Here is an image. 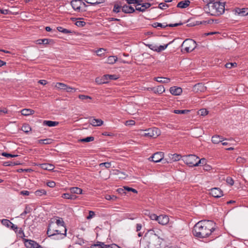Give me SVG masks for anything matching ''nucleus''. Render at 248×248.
<instances>
[{
  "label": "nucleus",
  "instance_id": "nucleus-1",
  "mask_svg": "<svg viewBox=\"0 0 248 248\" xmlns=\"http://www.w3.org/2000/svg\"><path fill=\"white\" fill-rule=\"evenodd\" d=\"M215 223L213 221L201 220L194 225L192 233L197 238H206L211 235L215 230Z\"/></svg>",
  "mask_w": 248,
  "mask_h": 248
},
{
  "label": "nucleus",
  "instance_id": "nucleus-2",
  "mask_svg": "<svg viewBox=\"0 0 248 248\" xmlns=\"http://www.w3.org/2000/svg\"><path fill=\"white\" fill-rule=\"evenodd\" d=\"M203 9L206 13L211 16H220L224 12L225 3L211 1L203 7Z\"/></svg>",
  "mask_w": 248,
  "mask_h": 248
},
{
  "label": "nucleus",
  "instance_id": "nucleus-3",
  "mask_svg": "<svg viewBox=\"0 0 248 248\" xmlns=\"http://www.w3.org/2000/svg\"><path fill=\"white\" fill-rule=\"evenodd\" d=\"M55 219H50L47 227L46 234L49 237L56 236L58 234L63 235V233H61V231L57 229L55 224Z\"/></svg>",
  "mask_w": 248,
  "mask_h": 248
},
{
  "label": "nucleus",
  "instance_id": "nucleus-4",
  "mask_svg": "<svg viewBox=\"0 0 248 248\" xmlns=\"http://www.w3.org/2000/svg\"><path fill=\"white\" fill-rule=\"evenodd\" d=\"M182 49L188 53L192 51L196 47V42L191 39H186L181 45Z\"/></svg>",
  "mask_w": 248,
  "mask_h": 248
},
{
  "label": "nucleus",
  "instance_id": "nucleus-5",
  "mask_svg": "<svg viewBox=\"0 0 248 248\" xmlns=\"http://www.w3.org/2000/svg\"><path fill=\"white\" fill-rule=\"evenodd\" d=\"M199 157L194 155H189L183 157V160L185 163L189 167L197 166Z\"/></svg>",
  "mask_w": 248,
  "mask_h": 248
},
{
  "label": "nucleus",
  "instance_id": "nucleus-6",
  "mask_svg": "<svg viewBox=\"0 0 248 248\" xmlns=\"http://www.w3.org/2000/svg\"><path fill=\"white\" fill-rule=\"evenodd\" d=\"M143 133L141 134L144 137L155 138L159 135L160 132L158 128L154 127L149 128L144 131L141 130Z\"/></svg>",
  "mask_w": 248,
  "mask_h": 248
},
{
  "label": "nucleus",
  "instance_id": "nucleus-7",
  "mask_svg": "<svg viewBox=\"0 0 248 248\" xmlns=\"http://www.w3.org/2000/svg\"><path fill=\"white\" fill-rule=\"evenodd\" d=\"M163 158L164 153L161 152H158L153 155L152 156L149 158V160L154 162L157 163L161 161H163Z\"/></svg>",
  "mask_w": 248,
  "mask_h": 248
},
{
  "label": "nucleus",
  "instance_id": "nucleus-8",
  "mask_svg": "<svg viewBox=\"0 0 248 248\" xmlns=\"http://www.w3.org/2000/svg\"><path fill=\"white\" fill-rule=\"evenodd\" d=\"M23 242L26 248H36L39 244L34 240L26 238H23Z\"/></svg>",
  "mask_w": 248,
  "mask_h": 248
},
{
  "label": "nucleus",
  "instance_id": "nucleus-9",
  "mask_svg": "<svg viewBox=\"0 0 248 248\" xmlns=\"http://www.w3.org/2000/svg\"><path fill=\"white\" fill-rule=\"evenodd\" d=\"M55 219V224L56 223L58 226H62L64 228V233H63V235L64 237L66 236V232L67 229L66 228V226L65 225L64 222L62 218L59 217H56L55 218H51V219Z\"/></svg>",
  "mask_w": 248,
  "mask_h": 248
},
{
  "label": "nucleus",
  "instance_id": "nucleus-10",
  "mask_svg": "<svg viewBox=\"0 0 248 248\" xmlns=\"http://www.w3.org/2000/svg\"><path fill=\"white\" fill-rule=\"evenodd\" d=\"M210 194L213 197L216 198H220L223 195V191L218 187H214L211 188L210 190Z\"/></svg>",
  "mask_w": 248,
  "mask_h": 248
},
{
  "label": "nucleus",
  "instance_id": "nucleus-11",
  "mask_svg": "<svg viewBox=\"0 0 248 248\" xmlns=\"http://www.w3.org/2000/svg\"><path fill=\"white\" fill-rule=\"evenodd\" d=\"M80 0H72L70 4L74 10L80 12L82 7L80 6Z\"/></svg>",
  "mask_w": 248,
  "mask_h": 248
},
{
  "label": "nucleus",
  "instance_id": "nucleus-12",
  "mask_svg": "<svg viewBox=\"0 0 248 248\" xmlns=\"http://www.w3.org/2000/svg\"><path fill=\"white\" fill-rule=\"evenodd\" d=\"M160 244L158 238L152 239L149 242L148 248H159Z\"/></svg>",
  "mask_w": 248,
  "mask_h": 248
},
{
  "label": "nucleus",
  "instance_id": "nucleus-13",
  "mask_svg": "<svg viewBox=\"0 0 248 248\" xmlns=\"http://www.w3.org/2000/svg\"><path fill=\"white\" fill-rule=\"evenodd\" d=\"M148 91H152L155 93L161 94L163 93L165 90L163 85H159L157 87L148 88Z\"/></svg>",
  "mask_w": 248,
  "mask_h": 248
},
{
  "label": "nucleus",
  "instance_id": "nucleus-14",
  "mask_svg": "<svg viewBox=\"0 0 248 248\" xmlns=\"http://www.w3.org/2000/svg\"><path fill=\"white\" fill-rule=\"evenodd\" d=\"M206 87L202 83H199L195 84L193 90L195 92H203L206 90Z\"/></svg>",
  "mask_w": 248,
  "mask_h": 248
},
{
  "label": "nucleus",
  "instance_id": "nucleus-15",
  "mask_svg": "<svg viewBox=\"0 0 248 248\" xmlns=\"http://www.w3.org/2000/svg\"><path fill=\"white\" fill-rule=\"evenodd\" d=\"M168 157L169 160L167 161L168 162L177 161L182 158L181 155L177 154H169Z\"/></svg>",
  "mask_w": 248,
  "mask_h": 248
},
{
  "label": "nucleus",
  "instance_id": "nucleus-16",
  "mask_svg": "<svg viewBox=\"0 0 248 248\" xmlns=\"http://www.w3.org/2000/svg\"><path fill=\"white\" fill-rule=\"evenodd\" d=\"M157 221L159 224L162 225H165L167 224L169 222V218L168 216L166 215H161L158 216Z\"/></svg>",
  "mask_w": 248,
  "mask_h": 248
},
{
  "label": "nucleus",
  "instance_id": "nucleus-17",
  "mask_svg": "<svg viewBox=\"0 0 248 248\" xmlns=\"http://www.w3.org/2000/svg\"><path fill=\"white\" fill-rule=\"evenodd\" d=\"M234 12L235 15L241 16H244L248 15V9L237 8L234 10Z\"/></svg>",
  "mask_w": 248,
  "mask_h": 248
},
{
  "label": "nucleus",
  "instance_id": "nucleus-18",
  "mask_svg": "<svg viewBox=\"0 0 248 248\" xmlns=\"http://www.w3.org/2000/svg\"><path fill=\"white\" fill-rule=\"evenodd\" d=\"M170 92L172 95H179L182 93V89L180 87L173 86L170 88Z\"/></svg>",
  "mask_w": 248,
  "mask_h": 248
},
{
  "label": "nucleus",
  "instance_id": "nucleus-19",
  "mask_svg": "<svg viewBox=\"0 0 248 248\" xmlns=\"http://www.w3.org/2000/svg\"><path fill=\"white\" fill-rule=\"evenodd\" d=\"M140 5L141 7H136V10L140 12H144L145 10L151 6V4L149 3H142L141 2V4H138L137 6Z\"/></svg>",
  "mask_w": 248,
  "mask_h": 248
},
{
  "label": "nucleus",
  "instance_id": "nucleus-20",
  "mask_svg": "<svg viewBox=\"0 0 248 248\" xmlns=\"http://www.w3.org/2000/svg\"><path fill=\"white\" fill-rule=\"evenodd\" d=\"M108 74H106L103 76L102 78H97L95 79V81L99 84L108 83Z\"/></svg>",
  "mask_w": 248,
  "mask_h": 248
},
{
  "label": "nucleus",
  "instance_id": "nucleus-21",
  "mask_svg": "<svg viewBox=\"0 0 248 248\" xmlns=\"http://www.w3.org/2000/svg\"><path fill=\"white\" fill-rule=\"evenodd\" d=\"M90 123L93 126H101L103 124V121L101 119H96L94 118H90Z\"/></svg>",
  "mask_w": 248,
  "mask_h": 248
},
{
  "label": "nucleus",
  "instance_id": "nucleus-22",
  "mask_svg": "<svg viewBox=\"0 0 248 248\" xmlns=\"http://www.w3.org/2000/svg\"><path fill=\"white\" fill-rule=\"evenodd\" d=\"M135 11V9L131 6L124 5L122 6V11L124 13H132Z\"/></svg>",
  "mask_w": 248,
  "mask_h": 248
},
{
  "label": "nucleus",
  "instance_id": "nucleus-23",
  "mask_svg": "<svg viewBox=\"0 0 248 248\" xmlns=\"http://www.w3.org/2000/svg\"><path fill=\"white\" fill-rule=\"evenodd\" d=\"M40 166L43 170L49 171L53 170L55 168L53 165L46 163L40 164Z\"/></svg>",
  "mask_w": 248,
  "mask_h": 248
},
{
  "label": "nucleus",
  "instance_id": "nucleus-24",
  "mask_svg": "<svg viewBox=\"0 0 248 248\" xmlns=\"http://www.w3.org/2000/svg\"><path fill=\"white\" fill-rule=\"evenodd\" d=\"M43 124L49 127H54L59 124V122L56 121L44 120L43 122Z\"/></svg>",
  "mask_w": 248,
  "mask_h": 248
},
{
  "label": "nucleus",
  "instance_id": "nucleus-25",
  "mask_svg": "<svg viewBox=\"0 0 248 248\" xmlns=\"http://www.w3.org/2000/svg\"><path fill=\"white\" fill-rule=\"evenodd\" d=\"M224 140V138L219 135H215L212 137V141L214 144H218Z\"/></svg>",
  "mask_w": 248,
  "mask_h": 248
},
{
  "label": "nucleus",
  "instance_id": "nucleus-26",
  "mask_svg": "<svg viewBox=\"0 0 248 248\" xmlns=\"http://www.w3.org/2000/svg\"><path fill=\"white\" fill-rule=\"evenodd\" d=\"M190 1L188 0L181 1L177 4V7L180 8H186L190 4Z\"/></svg>",
  "mask_w": 248,
  "mask_h": 248
},
{
  "label": "nucleus",
  "instance_id": "nucleus-27",
  "mask_svg": "<svg viewBox=\"0 0 248 248\" xmlns=\"http://www.w3.org/2000/svg\"><path fill=\"white\" fill-rule=\"evenodd\" d=\"M154 79L159 83H167L170 81V79L168 78L155 77Z\"/></svg>",
  "mask_w": 248,
  "mask_h": 248
},
{
  "label": "nucleus",
  "instance_id": "nucleus-28",
  "mask_svg": "<svg viewBox=\"0 0 248 248\" xmlns=\"http://www.w3.org/2000/svg\"><path fill=\"white\" fill-rule=\"evenodd\" d=\"M62 197L65 199L75 200L77 196L71 193H66L62 194Z\"/></svg>",
  "mask_w": 248,
  "mask_h": 248
},
{
  "label": "nucleus",
  "instance_id": "nucleus-29",
  "mask_svg": "<svg viewBox=\"0 0 248 248\" xmlns=\"http://www.w3.org/2000/svg\"><path fill=\"white\" fill-rule=\"evenodd\" d=\"M21 114L24 116H29L33 114L34 110L31 109L24 108L21 110Z\"/></svg>",
  "mask_w": 248,
  "mask_h": 248
},
{
  "label": "nucleus",
  "instance_id": "nucleus-30",
  "mask_svg": "<svg viewBox=\"0 0 248 248\" xmlns=\"http://www.w3.org/2000/svg\"><path fill=\"white\" fill-rule=\"evenodd\" d=\"M70 191L71 193L73 194H82V189L78 187H73L70 188Z\"/></svg>",
  "mask_w": 248,
  "mask_h": 248
},
{
  "label": "nucleus",
  "instance_id": "nucleus-31",
  "mask_svg": "<svg viewBox=\"0 0 248 248\" xmlns=\"http://www.w3.org/2000/svg\"><path fill=\"white\" fill-rule=\"evenodd\" d=\"M104 0H86V2L94 6L98 4L103 3Z\"/></svg>",
  "mask_w": 248,
  "mask_h": 248
},
{
  "label": "nucleus",
  "instance_id": "nucleus-32",
  "mask_svg": "<svg viewBox=\"0 0 248 248\" xmlns=\"http://www.w3.org/2000/svg\"><path fill=\"white\" fill-rule=\"evenodd\" d=\"M91 248H108V245H105L103 243L93 244L91 246Z\"/></svg>",
  "mask_w": 248,
  "mask_h": 248
},
{
  "label": "nucleus",
  "instance_id": "nucleus-33",
  "mask_svg": "<svg viewBox=\"0 0 248 248\" xmlns=\"http://www.w3.org/2000/svg\"><path fill=\"white\" fill-rule=\"evenodd\" d=\"M21 164L19 161H5L3 163L4 166H14Z\"/></svg>",
  "mask_w": 248,
  "mask_h": 248
},
{
  "label": "nucleus",
  "instance_id": "nucleus-34",
  "mask_svg": "<svg viewBox=\"0 0 248 248\" xmlns=\"http://www.w3.org/2000/svg\"><path fill=\"white\" fill-rule=\"evenodd\" d=\"M21 130L26 133H28L31 130V127L28 124H24L21 127Z\"/></svg>",
  "mask_w": 248,
  "mask_h": 248
},
{
  "label": "nucleus",
  "instance_id": "nucleus-35",
  "mask_svg": "<svg viewBox=\"0 0 248 248\" xmlns=\"http://www.w3.org/2000/svg\"><path fill=\"white\" fill-rule=\"evenodd\" d=\"M34 194L37 196H41L46 195V191L44 189H40L36 190Z\"/></svg>",
  "mask_w": 248,
  "mask_h": 248
},
{
  "label": "nucleus",
  "instance_id": "nucleus-36",
  "mask_svg": "<svg viewBox=\"0 0 248 248\" xmlns=\"http://www.w3.org/2000/svg\"><path fill=\"white\" fill-rule=\"evenodd\" d=\"M52 140L51 139H41L38 140V143L44 144H49L52 143Z\"/></svg>",
  "mask_w": 248,
  "mask_h": 248
},
{
  "label": "nucleus",
  "instance_id": "nucleus-37",
  "mask_svg": "<svg viewBox=\"0 0 248 248\" xmlns=\"http://www.w3.org/2000/svg\"><path fill=\"white\" fill-rule=\"evenodd\" d=\"M55 87L60 90L65 91V89L67 88V85L63 83L57 82L55 85Z\"/></svg>",
  "mask_w": 248,
  "mask_h": 248
},
{
  "label": "nucleus",
  "instance_id": "nucleus-38",
  "mask_svg": "<svg viewBox=\"0 0 248 248\" xmlns=\"http://www.w3.org/2000/svg\"><path fill=\"white\" fill-rule=\"evenodd\" d=\"M94 138L93 136L87 137L85 138L81 139L79 140V141L81 142H88L93 141Z\"/></svg>",
  "mask_w": 248,
  "mask_h": 248
},
{
  "label": "nucleus",
  "instance_id": "nucleus-39",
  "mask_svg": "<svg viewBox=\"0 0 248 248\" xmlns=\"http://www.w3.org/2000/svg\"><path fill=\"white\" fill-rule=\"evenodd\" d=\"M54 43V41L53 39H42V44L43 45H48L51 44L53 45Z\"/></svg>",
  "mask_w": 248,
  "mask_h": 248
},
{
  "label": "nucleus",
  "instance_id": "nucleus-40",
  "mask_svg": "<svg viewBox=\"0 0 248 248\" xmlns=\"http://www.w3.org/2000/svg\"><path fill=\"white\" fill-rule=\"evenodd\" d=\"M152 26L154 28H157L159 27L162 28H165L166 27H168V24H166V23L162 24L158 22H155L152 24Z\"/></svg>",
  "mask_w": 248,
  "mask_h": 248
},
{
  "label": "nucleus",
  "instance_id": "nucleus-41",
  "mask_svg": "<svg viewBox=\"0 0 248 248\" xmlns=\"http://www.w3.org/2000/svg\"><path fill=\"white\" fill-rule=\"evenodd\" d=\"M126 2L129 4H137V5L138 4H141V2L143 1L142 0H125Z\"/></svg>",
  "mask_w": 248,
  "mask_h": 248
},
{
  "label": "nucleus",
  "instance_id": "nucleus-42",
  "mask_svg": "<svg viewBox=\"0 0 248 248\" xmlns=\"http://www.w3.org/2000/svg\"><path fill=\"white\" fill-rule=\"evenodd\" d=\"M1 222L3 225L7 227V228H10L11 224H12V222H11L9 220L7 219H2Z\"/></svg>",
  "mask_w": 248,
  "mask_h": 248
},
{
  "label": "nucleus",
  "instance_id": "nucleus-43",
  "mask_svg": "<svg viewBox=\"0 0 248 248\" xmlns=\"http://www.w3.org/2000/svg\"><path fill=\"white\" fill-rule=\"evenodd\" d=\"M121 9L122 10V6H120L117 3H116L114 5L113 12L118 13L120 12Z\"/></svg>",
  "mask_w": 248,
  "mask_h": 248
},
{
  "label": "nucleus",
  "instance_id": "nucleus-44",
  "mask_svg": "<svg viewBox=\"0 0 248 248\" xmlns=\"http://www.w3.org/2000/svg\"><path fill=\"white\" fill-rule=\"evenodd\" d=\"M117 61L118 58L116 56H109V64H113Z\"/></svg>",
  "mask_w": 248,
  "mask_h": 248
},
{
  "label": "nucleus",
  "instance_id": "nucleus-45",
  "mask_svg": "<svg viewBox=\"0 0 248 248\" xmlns=\"http://www.w3.org/2000/svg\"><path fill=\"white\" fill-rule=\"evenodd\" d=\"M190 111L188 109H184V110H174L173 112L175 114H186L188 113Z\"/></svg>",
  "mask_w": 248,
  "mask_h": 248
},
{
  "label": "nucleus",
  "instance_id": "nucleus-46",
  "mask_svg": "<svg viewBox=\"0 0 248 248\" xmlns=\"http://www.w3.org/2000/svg\"><path fill=\"white\" fill-rule=\"evenodd\" d=\"M170 43L171 42H170L169 44H167L166 45H160L159 46H157V52H161V51L165 50L167 47L168 45L170 44Z\"/></svg>",
  "mask_w": 248,
  "mask_h": 248
},
{
  "label": "nucleus",
  "instance_id": "nucleus-47",
  "mask_svg": "<svg viewBox=\"0 0 248 248\" xmlns=\"http://www.w3.org/2000/svg\"><path fill=\"white\" fill-rule=\"evenodd\" d=\"M1 155L3 156H5V157H8V158H9V157H17L18 156V155H12V154H9V153H6V152H3L2 154H1Z\"/></svg>",
  "mask_w": 248,
  "mask_h": 248
},
{
  "label": "nucleus",
  "instance_id": "nucleus-48",
  "mask_svg": "<svg viewBox=\"0 0 248 248\" xmlns=\"http://www.w3.org/2000/svg\"><path fill=\"white\" fill-rule=\"evenodd\" d=\"M208 112L206 109L202 108L198 111V114L201 116H205L208 114Z\"/></svg>",
  "mask_w": 248,
  "mask_h": 248
},
{
  "label": "nucleus",
  "instance_id": "nucleus-49",
  "mask_svg": "<svg viewBox=\"0 0 248 248\" xmlns=\"http://www.w3.org/2000/svg\"><path fill=\"white\" fill-rule=\"evenodd\" d=\"M116 191L121 195L126 194V189L124 188V186L122 188H119L116 190Z\"/></svg>",
  "mask_w": 248,
  "mask_h": 248
},
{
  "label": "nucleus",
  "instance_id": "nucleus-50",
  "mask_svg": "<svg viewBox=\"0 0 248 248\" xmlns=\"http://www.w3.org/2000/svg\"><path fill=\"white\" fill-rule=\"evenodd\" d=\"M236 65H237V63L236 62H233V63L232 62H229V63H227L225 64V67L227 68L231 69L232 67L236 66Z\"/></svg>",
  "mask_w": 248,
  "mask_h": 248
},
{
  "label": "nucleus",
  "instance_id": "nucleus-51",
  "mask_svg": "<svg viewBox=\"0 0 248 248\" xmlns=\"http://www.w3.org/2000/svg\"><path fill=\"white\" fill-rule=\"evenodd\" d=\"M197 166L199 165H205L206 163V160L205 158H202L201 159H198L197 161Z\"/></svg>",
  "mask_w": 248,
  "mask_h": 248
},
{
  "label": "nucleus",
  "instance_id": "nucleus-52",
  "mask_svg": "<svg viewBox=\"0 0 248 248\" xmlns=\"http://www.w3.org/2000/svg\"><path fill=\"white\" fill-rule=\"evenodd\" d=\"M147 46L151 50L157 52V46H156V45L152 44H148V45H147Z\"/></svg>",
  "mask_w": 248,
  "mask_h": 248
},
{
  "label": "nucleus",
  "instance_id": "nucleus-53",
  "mask_svg": "<svg viewBox=\"0 0 248 248\" xmlns=\"http://www.w3.org/2000/svg\"><path fill=\"white\" fill-rule=\"evenodd\" d=\"M78 89H76V88H72L70 86H68L67 85V88H66L65 89V90L67 92H68V93H75V92H76V91Z\"/></svg>",
  "mask_w": 248,
  "mask_h": 248
},
{
  "label": "nucleus",
  "instance_id": "nucleus-54",
  "mask_svg": "<svg viewBox=\"0 0 248 248\" xmlns=\"http://www.w3.org/2000/svg\"><path fill=\"white\" fill-rule=\"evenodd\" d=\"M86 24V23L83 21H77L75 23V25L79 27H84Z\"/></svg>",
  "mask_w": 248,
  "mask_h": 248
},
{
  "label": "nucleus",
  "instance_id": "nucleus-55",
  "mask_svg": "<svg viewBox=\"0 0 248 248\" xmlns=\"http://www.w3.org/2000/svg\"><path fill=\"white\" fill-rule=\"evenodd\" d=\"M135 124V121L133 120H128L125 121V125L126 126H132Z\"/></svg>",
  "mask_w": 248,
  "mask_h": 248
},
{
  "label": "nucleus",
  "instance_id": "nucleus-56",
  "mask_svg": "<svg viewBox=\"0 0 248 248\" xmlns=\"http://www.w3.org/2000/svg\"><path fill=\"white\" fill-rule=\"evenodd\" d=\"M124 188L126 189V191H132L134 193H137L138 191L136 189L132 187H128L127 186H124Z\"/></svg>",
  "mask_w": 248,
  "mask_h": 248
},
{
  "label": "nucleus",
  "instance_id": "nucleus-57",
  "mask_svg": "<svg viewBox=\"0 0 248 248\" xmlns=\"http://www.w3.org/2000/svg\"><path fill=\"white\" fill-rule=\"evenodd\" d=\"M32 209L31 208L28 204H26L25 206V208L24 209V212L25 213H26V214L30 213L31 212Z\"/></svg>",
  "mask_w": 248,
  "mask_h": 248
},
{
  "label": "nucleus",
  "instance_id": "nucleus-58",
  "mask_svg": "<svg viewBox=\"0 0 248 248\" xmlns=\"http://www.w3.org/2000/svg\"><path fill=\"white\" fill-rule=\"evenodd\" d=\"M80 6L82 7V8L81 9L80 11H86V9L85 8L87 7H88V5L85 3V2H84L83 0H81L80 2Z\"/></svg>",
  "mask_w": 248,
  "mask_h": 248
},
{
  "label": "nucleus",
  "instance_id": "nucleus-59",
  "mask_svg": "<svg viewBox=\"0 0 248 248\" xmlns=\"http://www.w3.org/2000/svg\"><path fill=\"white\" fill-rule=\"evenodd\" d=\"M120 78L119 74L109 75V80H116Z\"/></svg>",
  "mask_w": 248,
  "mask_h": 248
},
{
  "label": "nucleus",
  "instance_id": "nucleus-60",
  "mask_svg": "<svg viewBox=\"0 0 248 248\" xmlns=\"http://www.w3.org/2000/svg\"><path fill=\"white\" fill-rule=\"evenodd\" d=\"M105 51L106 50L103 48H99L96 51V52L98 56H102L103 54H104Z\"/></svg>",
  "mask_w": 248,
  "mask_h": 248
},
{
  "label": "nucleus",
  "instance_id": "nucleus-61",
  "mask_svg": "<svg viewBox=\"0 0 248 248\" xmlns=\"http://www.w3.org/2000/svg\"><path fill=\"white\" fill-rule=\"evenodd\" d=\"M226 182L227 184L231 186H232L234 184L233 180L230 177H228L226 178Z\"/></svg>",
  "mask_w": 248,
  "mask_h": 248
},
{
  "label": "nucleus",
  "instance_id": "nucleus-62",
  "mask_svg": "<svg viewBox=\"0 0 248 248\" xmlns=\"http://www.w3.org/2000/svg\"><path fill=\"white\" fill-rule=\"evenodd\" d=\"M78 97L79 99H80L82 100H85L87 99H92L91 97H90V96L85 95H83V94L79 95Z\"/></svg>",
  "mask_w": 248,
  "mask_h": 248
},
{
  "label": "nucleus",
  "instance_id": "nucleus-63",
  "mask_svg": "<svg viewBox=\"0 0 248 248\" xmlns=\"http://www.w3.org/2000/svg\"><path fill=\"white\" fill-rule=\"evenodd\" d=\"M127 111L128 113H129L130 114H131V115L134 114L135 113H136V110H133L131 109V106H129V107H127Z\"/></svg>",
  "mask_w": 248,
  "mask_h": 248
},
{
  "label": "nucleus",
  "instance_id": "nucleus-64",
  "mask_svg": "<svg viewBox=\"0 0 248 248\" xmlns=\"http://www.w3.org/2000/svg\"><path fill=\"white\" fill-rule=\"evenodd\" d=\"M47 186H49V187H54L56 186V184L54 181H49L46 184Z\"/></svg>",
  "mask_w": 248,
  "mask_h": 248
}]
</instances>
